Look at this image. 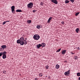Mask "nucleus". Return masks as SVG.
I'll return each instance as SVG.
<instances>
[{
  "label": "nucleus",
  "mask_w": 80,
  "mask_h": 80,
  "mask_svg": "<svg viewBox=\"0 0 80 80\" xmlns=\"http://www.w3.org/2000/svg\"><path fill=\"white\" fill-rule=\"evenodd\" d=\"M6 23V22H4L2 23V25H5Z\"/></svg>",
  "instance_id": "nucleus-31"
},
{
  "label": "nucleus",
  "mask_w": 80,
  "mask_h": 80,
  "mask_svg": "<svg viewBox=\"0 0 80 80\" xmlns=\"http://www.w3.org/2000/svg\"><path fill=\"white\" fill-rule=\"evenodd\" d=\"M69 1L71 2L72 3H73L74 2V1H75V0H70Z\"/></svg>",
  "instance_id": "nucleus-24"
},
{
  "label": "nucleus",
  "mask_w": 80,
  "mask_h": 80,
  "mask_svg": "<svg viewBox=\"0 0 80 80\" xmlns=\"http://www.w3.org/2000/svg\"><path fill=\"white\" fill-rule=\"evenodd\" d=\"M33 4L32 2H30L29 4H28L27 5L28 8H32V7H33Z\"/></svg>",
  "instance_id": "nucleus-3"
},
{
  "label": "nucleus",
  "mask_w": 80,
  "mask_h": 80,
  "mask_svg": "<svg viewBox=\"0 0 80 80\" xmlns=\"http://www.w3.org/2000/svg\"><path fill=\"white\" fill-rule=\"evenodd\" d=\"M42 46L41 44H37V49H39L40 47H41Z\"/></svg>",
  "instance_id": "nucleus-8"
},
{
  "label": "nucleus",
  "mask_w": 80,
  "mask_h": 80,
  "mask_svg": "<svg viewBox=\"0 0 80 80\" xmlns=\"http://www.w3.org/2000/svg\"><path fill=\"white\" fill-rule=\"evenodd\" d=\"M78 57L77 56H76L74 57V60L75 59V60H78Z\"/></svg>",
  "instance_id": "nucleus-20"
},
{
  "label": "nucleus",
  "mask_w": 80,
  "mask_h": 80,
  "mask_svg": "<svg viewBox=\"0 0 80 80\" xmlns=\"http://www.w3.org/2000/svg\"><path fill=\"white\" fill-rule=\"evenodd\" d=\"M59 65L58 64H57L56 66V69H58V68H59Z\"/></svg>",
  "instance_id": "nucleus-16"
},
{
  "label": "nucleus",
  "mask_w": 80,
  "mask_h": 80,
  "mask_svg": "<svg viewBox=\"0 0 80 80\" xmlns=\"http://www.w3.org/2000/svg\"><path fill=\"white\" fill-rule=\"evenodd\" d=\"M37 10H33V11H32V12H33V13H35V12H37Z\"/></svg>",
  "instance_id": "nucleus-26"
},
{
  "label": "nucleus",
  "mask_w": 80,
  "mask_h": 80,
  "mask_svg": "<svg viewBox=\"0 0 80 80\" xmlns=\"http://www.w3.org/2000/svg\"><path fill=\"white\" fill-rule=\"evenodd\" d=\"M24 38L23 37L20 38L19 39L17 40V43L18 44L20 43L21 45H24Z\"/></svg>",
  "instance_id": "nucleus-1"
},
{
  "label": "nucleus",
  "mask_w": 80,
  "mask_h": 80,
  "mask_svg": "<svg viewBox=\"0 0 80 80\" xmlns=\"http://www.w3.org/2000/svg\"><path fill=\"white\" fill-rule=\"evenodd\" d=\"M1 47V48H2L4 49L7 48V46H6V45H3Z\"/></svg>",
  "instance_id": "nucleus-9"
},
{
  "label": "nucleus",
  "mask_w": 80,
  "mask_h": 80,
  "mask_svg": "<svg viewBox=\"0 0 80 80\" xmlns=\"http://www.w3.org/2000/svg\"><path fill=\"white\" fill-rule=\"evenodd\" d=\"M25 40H27V38H25Z\"/></svg>",
  "instance_id": "nucleus-40"
},
{
  "label": "nucleus",
  "mask_w": 80,
  "mask_h": 80,
  "mask_svg": "<svg viewBox=\"0 0 80 80\" xmlns=\"http://www.w3.org/2000/svg\"><path fill=\"white\" fill-rule=\"evenodd\" d=\"M66 52H67V50H62V55H65V53H66Z\"/></svg>",
  "instance_id": "nucleus-7"
},
{
  "label": "nucleus",
  "mask_w": 80,
  "mask_h": 80,
  "mask_svg": "<svg viewBox=\"0 0 80 80\" xmlns=\"http://www.w3.org/2000/svg\"><path fill=\"white\" fill-rule=\"evenodd\" d=\"M41 46L42 47H44L45 46V43H42L41 44Z\"/></svg>",
  "instance_id": "nucleus-13"
},
{
  "label": "nucleus",
  "mask_w": 80,
  "mask_h": 80,
  "mask_svg": "<svg viewBox=\"0 0 80 80\" xmlns=\"http://www.w3.org/2000/svg\"><path fill=\"white\" fill-rule=\"evenodd\" d=\"M6 57H7V56H6V55H3L2 56V58L3 59H5V58H6Z\"/></svg>",
  "instance_id": "nucleus-19"
},
{
  "label": "nucleus",
  "mask_w": 80,
  "mask_h": 80,
  "mask_svg": "<svg viewBox=\"0 0 80 80\" xmlns=\"http://www.w3.org/2000/svg\"><path fill=\"white\" fill-rule=\"evenodd\" d=\"M48 68H49V66H48V65H46V69H48Z\"/></svg>",
  "instance_id": "nucleus-25"
},
{
  "label": "nucleus",
  "mask_w": 80,
  "mask_h": 80,
  "mask_svg": "<svg viewBox=\"0 0 80 80\" xmlns=\"http://www.w3.org/2000/svg\"><path fill=\"white\" fill-rule=\"evenodd\" d=\"M27 42L26 41V42H25L24 41V45H27Z\"/></svg>",
  "instance_id": "nucleus-27"
},
{
  "label": "nucleus",
  "mask_w": 80,
  "mask_h": 80,
  "mask_svg": "<svg viewBox=\"0 0 80 80\" xmlns=\"http://www.w3.org/2000/svg\"><path fill=\"white\" fill-rule=\"evenodd\" d=\"M40 4V5H41V6H43V3L42 2H41Z\"/></svg>",
  "instance_id": "nucleus-28"
},
{
  "label": "nucleus",
  "mask_w": 80,
  "mask_h": 80,
  "mask_svg": "<svg viewBox=\"0 0 80 80\" xmlns=\"http://www.w3.org/2000/svg\"><path fill=\"white\" fill-rule=\"evenodd\" d=\"M61 48H60L58 49V50L56 51V52H60V50H61Z\"/></svg>",
  "instance_id": "nucleus-22"
},
{
  "label": "nucleus",
  "mask_w": 80,
  "mask_h": 80,
  "mask_svg": "<svg viewBox=\"0 0 80 80\" xmlns=\"http://www.w3.org/2000/svg\"><path fill=\"white\" fill-rule=\"evenodd\" d=\"M77 76H78V77H80V72H78L77 73Z\"/></svg>",
  "instance_id": "nucleus-23"
},
{
  "label": "nucleus",
  "mask_w": 80,
  "mask_h": 80,
  "mask_svg": "<svg viewBox=\"0 0 80 80\" xmlns=\"http://www.w3.org/2000/svg\"><path fill=\"white\" fill-rule=\"evenodd\" d=\"M38 80V78H35V80Z\"/></svg>",
  "instance_id": "nucleus-36"
},
{
  "label": "nucleus",
  "mask_w": 80,
  "mask_h": 80,
  "mask_svg": "<svg viewBox=\"0 0 80 80\" xmlns=\"http://www.w3.org/2000/svg\"><path fill=\"white\" fill-rule=\"evenodd\" d=\"M52 19V17H50L49 18V19L48 20V23H50V20Z\"/></svg>",
  "instance_id": "nucleus-10"
},
{
  "label": "nucleus",
  "mask_w": 80,
  "mask_h": 80,
  "mask_svg": "<svg viewBox=\"0 0 80 80\" xmlns=\"http://www.w3.org/2000/svg\"><path fill=\"white\" fill-rule=\"evenodd\" d=\"M78 80H80V77L78 78Z\"/></svg>",
  "instance_id": "nucleus-39"
},
{
  "label": "nucleus",
  "mask_w": 80,
  "mask_h": 80,
  "mask_svg": "<svg viewBox=\"0 0 80 80\" xmlns=\"http://www.w3.org/2000/svg\"><path fill=\"white\" fill-rule=\"evenodd\" d=\"M36 27L38 29H39V28H41V27H40V25H37Z\"/></svg>",
  "instance_id": "nucleus-17"
},
{
  "label": "nucleus",
  "mask_w": 80,
  "mask_h": 80,
  "mask_svg": "<svg viewBox=\"0 0 80 80\" xmlns=\"http://www.w3.org/2000/svg\"><path fill=\"white\" fill-rule=\"evenodd\" d=\"M10 22V21H6V22Z\"/></svg>",
  "instance_id": "nucleus-37"
},
{
  "label": "nucleus",
  "mask_w": 80,
  "mask_h": 80,
  "mask_svg": "<svg viewBox=\"0 0 80 80\" xmlns=\"http://www.w3.org/2000/svg\"><path fill=\"white\" fill-rule=\"evenodd\" d=\"M16 12H22V10L20 9H18L16 11Z\"/></svg>",
  "instance_id": "nucleus-11"
},
{
  "label": "nucleus",
  "mask_w": 80,
  "mask_h": 80,
  "mask_svg": "<svg viewBox=\"0 0 80 80\" xmlns=\"http://www.w3.org/2000/svg\"><path fill=\"white\" fill-rule=\"evenodd\" d=\"M6 73H7V72H6V71H4L3 72V73L4 74H6Z\"/></svg>",
  "instance_id": "nucleus-29"
},
{
  "label": "nucleus",
  "mask_w": 80,
  "mask_h": 80,
  "mask_svg": "<svg viewBox=\"0 0 80 80\" xmlns=\"http://www.w3.org/2000/svg\"><path fill=\"white\" fill-rule=\"evenodd\" d=\"M70 2V1L68 0H66L65 1V3H68Z\"/></svg>",
  "instance_id": "nucleus-18"
},
{
  "label": "nucleus",
  "mask_w": 80,
  "mask_h": 80,
  "mask_svg": "<svg viewBox=\"0 0 80 80\" xmlns=\"http://www.w3.org/2000/svg\"><path fill=\"white\" fill-rule=\"evenodd\" d=\"M11 8L12 13H15V6H12L11 7Z\"/></svg>",
  "instance_id": "nucleus-5"
},
{
  "label": "nucleus",
  "mask_w": 80,
  "mask_h": 80,
  "mask_svg": "<svg viewBox=\"0 0 80 80\" xmlns=\"http://www.w3.org/2000/svg\"><path fill=\"white\" fill-rule=\"evenodd\" d=\"M0 51H2V48H0Z\"/></svg>",
  "instance_id": "nucleus-35"
},
{
  "label": "nucleus",
  "mask_w": 80,
  "mask_h": 80,
  "mask_svg": "<svg viewBox=\"0 0 80 80\" xmlns=\"http://www.w3.org/2000/svg\"><path fill=\"white\" fill-rule=\"evenodd\" d=\"M2 55H5L7 54V52L4 51L3 52H2Z\"/></svg>",
  "instance_id": "nucleus-14"
},
{
  "label": "nucleus",
  "mask_w": 80,
  "mask_h": 80,
  "mask_svg": "<svg viewBox=\"0 0 80 80\" xmlns=\"http://www.w3.org/2000/svg\"><path fill=\"white\" fill-rule=\"evenodd\" d=\"M2 52H1L0 53V57H1L2 55Z\"/></svg>",
  "instance_id": "nucleus-33"
},
{
  "label": "nucleus",
  "mask_w": 80,
  "mask_h": 80,
  "mask_svg": "<svg viewBox=\"0 0 80 80\" xmlns=\"http://www.w3.org/2000/svg\"><path fill=\"white\" fill-rule=\"evenodd\" d=\"M27 22L28 24L31 23V22H32V21L31 20H28L27 21Z\"/></svg>",
  "instance_id": "nucleus-15"
},
{
  "label": "nucleus",
  "mask_w": 80,
  "mask_h": 80,
  "mask_svg": "<svg viewBox=\"0 0 80 80\" xmlns=\"http://www.w3.org/2000/svg\"><path fill=\"white\" fill-rule=\"evenodd\" d=\"M80 13V12H77L76 13L75 15L76 16H78V15H79V14Z\"/></svg>",
  "instance_id": "nucleus-21"
},
{
  "label": "nucleus",
  "mask_w": 80,
  "mask_h": 80,
  "mask_svg": "<svg viewBox=\"0 0 80 80\" xmlns=\"http://www.w3.org/2000/svg\"><path fill=\"white\" fill-rule=\"evenodd\" d=\"M78 31H80V29H79V28H78L76 29V33H78Z\"/></svg>",
  "instance_id": "nucleus-12"
},
{
  "label": "nucleus",
  "mask_w": 80,
  "mask_h": 80,
  "mask_svg": "<svg viewBox=\"0 0 80 80\" xmlns=\"http://www.w3.org/2000/svg\"><path fill=\"white\" fill-rule=\"evenodd\" d=\"M51 1L52 3H53L56 5L58 4V1H57V0H51Z\"/></svg>",
  "instance_id": "nucleus-6"
},
{
  "label": "nucleus",
  "mask_w": 80,
  "mask_h": 80,
  "mask_svg": "<svg viewBox=\"0 0 80 80\" xmlns=\"http://www.w3.org/2000/svg\"><path fill=\"white\" fill-rule=\"evenodd\" d=\"M77 49H78V50H80V48L79 47H78Z\"/></svg>",
  "instance_id": "nucleus-34"
},
{
  "label": "nucleus",
  "mask_w": 80,
  "mask_h": 80,
  "mask_svg": "<svg viewBox=\"0 0 80 80\" xmlns=\"http://www.w3.org/2000/svg\"><path fill=\"white\" fill-rule=\"evenodd\" d=\"M71 53H72V54H75V53H73L72 52H71Z\"/></svg>",
  "instance_id": "nucleus-38"
},
{
  "label": "nucleus",
  "mask_w": 80,
  "mask_h": 80,
  "mask_svg": "<svg viewBox=\"0 0 80 80\" xmlns=\"http://www.w3.org/2000/svg\"><path fill=\"white\" fill-rule=\"evenodd\" d=\"M24 42H27L26 40H24Z\"/></svg>",
  "instance_id": "nucleus-41"
},
{
  "label": "nucleus",
  "mask_w": 80,
  "mask_h": 80,
  "mask_svg": "<svg viewBox=\"0 0 80 80\" xmlns=\"http://www.w3.org/2000/svg\"><path fill=\"white\" fill-rule=\"evenodd\" d=\"M33 38L35 40H39V39H40V37L39 35L38 34H35L33 36Z\"/></svg>",
  "instance_id": "nucleus-2"
},
{
  "label": "nucleus",
  "mask_w": 80,
  "mask_h": 80,
  "mask_svg": "<svg viewBox=\"0 0 80 80\" xmlns=\"http://www.w3.org/2000/svg\"><path fill=\"white\" fill-rule=\"evenodd\" d=\"M61 23L62 24H64V23H65V22H63V21H62V22H61Z\"/></svg>",
  "instance_id": "nucleus-32"
},
{
  "label": "nucleus",
  "mask_w": 80,
  "mask_h": 80,
  "mask_svg": "<svg viewBox=\"0 0 80 80\" xmlns=\"http://www.w3.org/2000/svg\"><path fill=\"white\" fill-rule=\"evenodd\" d=\"M42 73H40L39 74V77H42Z\"/></svg>",
  "instance_id": "nucleus-30"
},
{
  "label": "nucleus",
  "mask_w": 80,
  "mask_h": 80,
  "mask_svg": "<svg viewBox=\"0 0 80 80\" xmlns=\"http://www.w3.org/2000/svg\"><path fill=\"white\" fill-rule=\"evenodd\" d=\"M70 70H69L67 72H66L64 73V75L65 76H69L70 75Z\"/></svg>",
  "instance_id": "nucleus-4"
}]
</instances>
